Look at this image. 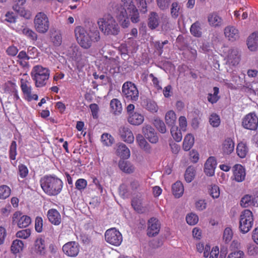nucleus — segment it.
<instances>
[{
  "mask_svg": "<svg viewBox=\"0 0 258 258\" xmlns=\"http://www.w3.org/2000/svg\"><path fill=\"white\" fill-rule=\"evenodd\" d=\"M77 42L84 49L90 48L93 43L100 39L99 32L97 30H86L84 27L78 26L74 30Z\"/></svg>",
  "mask_w": 258,
  "mask_h": 258,
  "instance_id": "1",
  "label": "nucleus"
},
{
  "mask_svg": "<svg viewBox=\"0 0 258 258\" xmlns=\"http://www.w3.org/2000/svg\"><path fill=\"white\" fill-rule=\"evenodd\" d=\"M40 183L43 191L50 196L58 195L63 185L62 181L54 175L44 176L40 179Z\"/></svg>",
  "mask_w": 258,
  "mask_h": 258,
  "instance_id": "2",
  "label": "nucleus"
},
{
  "mask_svg": "<svg viewBox=\"0 0 258 258\" xmlns=\"http://www.w3.org/2000/svg\"><path fill=\"white\" fill-rule=\"evenodd\" d=\"M50 71L48 68L41 65L34 66L30 72V75L37 88L45 86L50 77Z\"/></svg>",
  "mask_w": 258,
  "mask_h": 258,
  "instance_id": "3",
  "label": "nucleus"
},
{
  "mask_svg": "<svg viewBox=\"0 0 258 258\" xmlns=\"http://www.w3.org/2000/svg\"><path fill=\"white\" fill-rule=\"evenodd\" d=\"M63 54L72 59L76 65L77 69L80 71L87 64V58L84 52L76 44L72 45L62 50Z\"/></svg>",
  "mask_w": 258,
  "mask_h": 258,
  "instance_id": "4",
  "label": "nucleus"
},
{
  "mask_svg": "<svg viewBox=\"0 0 258 258\" xmlns=\"http://www.w3.org/2000/svg\"><path fill=\"white\" fill-rule=\"evenodd\" d=\"M97 24L99 29L106 35H116L119 32V27L115 19L108 15L98 19Z\"/></svg>",
  "mask_w": 258,
  "mask_h": 258,
  "instance_id": "5",
  "label": "nucleus"
},
{
  "mask_svg": "<svg viewBox=\"0 0 258 258\" xmlns=\"http://www.w3.org/2000/svg\"><path fill=\"white\" fill-rule=\"evenodd\" d=\"M121 2L123 4V7L122 6H116L115 12L121 26L123 28H127L130 24V18L128 16L127 10L132 8H134L135 6L134 5L132 0H121Z\"/></svg>",
  "mask_w": 258,
  "mask_h": 258,
  "instance_id": "6",
  "label": "nucleus"
},
{
  "mask_svg": "<svg viewBox=\"0 0 258 258\" xmlns=\"http://www.w3.org/2000/svg\"><path fill=\"white\" fill-rule=\"evenodd\" d=\"M253 224L252 213L249 210H244L240 214L239 229L243 233H247L252 228Z\"/></svg>",
  "mask_w": 258,
  "mask_h": 258,
  "instance_id": "7",
  "label": "nucleus"
},
{
  "mask_svg": "<svg viewBox=\"0 0 258 258\" xmlns=\"http://www.w3.org/2000/svg\"><path fill=\"white\" fill-rule=\"evenodd\" d=\"M34 25L35 30L38 33H46L49 28V22L47 15L43 12H39L35 16Z\"/></svg>",
  "mask_w": 258,
  "mask_h": 258,
  "instance_id": "8",
  "label": "nucleus"
},
{
  "mask_svg": "<svg viewBox=\"0 0 258 258\" xmlns=\"http://www.w3.org/2000/svg\"><path fill=\"white\" fill-rule=\"evenodd\" d=\"M20 87L26 99L28 101L38 99V96L37 94L32 93V88L31 83L29 81V77L26 74L23 75V78L20 80Z\"/></svg>",
  "mask_w": 258,
  "mask_h": 258,
  "instance_id": "9",
  "label": "nucleus"
},
{
  "mask_svg": "<svg viewBox=\"0 0 258 258\" xmlns=\"http://www.w3.org/2000/svg\"><path fill=\"white\" fill-rule=\"evenodd\" d=\"M122 95L127 100L136 101L139 98V91L135 85L131 82L124 83L122 87Z\"/></svg>",
  "mask_w": 258,
  "mask_h": 258,
  "instance_id": "10",
  "label": "nucleus"
},
{
  "mask_svg": "<svg viewBox=\"0 0 258 258\" xmlns=\"http://www.w3.org/2000/svg\"><path fill=\"white\" fill-rule=\"evenodd\" d=\"M105 239L107 243L118 246L121 244L122 241V236L116 228H111L106 231Z\"/></svg>",
  "mask_w": 258,
  "mask_h": 258,
  "instance_id": "11",
  "label": "nucleus"
},
{
  "mask_svg": "<svg viewBox=\"0 0 258 258\" xmlns=\"http://www.w3.org/2000/svg\"><path fill=\"white\" fill-rule=\"evenodd\" d=\"M142 185L140 182L136 180H132L128 183H124L122 184L119 187L120 193L124 196H128L133 192L142 189Z\"/></svg>",
  "mask_w": 258,
  "mask_h": 258,
  "instance_id": "12",
  "label": "nucleus"
},
{
  "mask_svg": "<svg viewBox=\"0 0 258 258\" xmlns=\"http://www.w3.org/2000/svg\"><path fill=\"white\" fill-rule=\"evenodd\" d=\"M242 126L248 130H255L258 126V117L254 113L246 114L242 119Z\"/></svg>",
  "mask_w": 258,
  "mask_h": 258,
  "instance_id": "13",
  "label": "nucleus"
},
{
  "mask_svg": "<svg viewBox=\"0 0 258 258\" xmlns=\"http://www.w3.org/2000/svg\"><path fill=\"white\" fill-rule=\"evenodd\" d=\"M12 221L20 228L28 227L31 223V219L27 215H23L20 212H16L13 216Z\"/></svg>",
  "mask_w": 258,
  "mask_h": 258,
  "instance_id": "14",
  "label": "nucleus"
},
{
  "mask_svg": "<svg viewBox=\"0 0 258 258\" xmlns=\"http://www.w3.org/2000/svg\"><path fill=\"white\" fill-rule=\"evenodd\" d=\"M62 250L68 256L75 257L79 252L80 246L78 243L75 241L68 242L62 246Z\"/></svg>",
  "mask_w": 258,
  "mask_h": 258,
  "instance_id": "15",
  "label": "nucleus"
},
{
  "mask_svg": "<svg viewBox=\"0 0 258 258\" xmlns=\"http://www.w3.org/2000/svg\"><path fill=\"white\" fill-rule=\"evenodd\" d=\"M224 34L226 38L231 42L236 41L240 38L239 30L232 25L226 26L224 29Z\"/></svg>",
  "mask_w": 258,
  "mask_h": 258,
  "instance_id": "16",
  "label": "nucleus"
},
{
  "mask_svg": "<svg viewBox=\"0 0 258 258\" xmlns=\"http://www.w3.org/2000/svg\"><path fill=\"white\" fill-rule=\"evenodd\" d=\"M161 20L164 21L166 22L168 20L167 17L163 14L161 15L160 16L156 12H151L150 14L148 21V26L152 29L157 28Z\"/></svg>",
  "mask_w": 258,
  "mask_h": 258,
  "instance_id": "17",
  "label": "nucleus"
},
{
  "mask_svg": "<svg viewBox=\"0 0 258 258\" xmlns=\"http://www.w3.org/2000/svg\"><path fill=\"white\" fill-rule=\"evenodd\" d=\"M160 229V223L157 218L153 217L148 220L147 234L149 236H155L158 234Z\"/></svg>",
  "mask_w": 258,
  "mask_h": 258,
  "instance_id": "18",
  "label": "nucleus"
},
{
  "mask_svg": "<svg viewBox=\"0 0 258 258\" xmlns=\"http://www.w3.org/2000/svg\"><path fill=\"white\" fill-rule=\"evenodd\" d=\"M1 88L4 93L13 96L14 98L16 100L19 99L17 86L15 83L8 81L3 84Z\"/></svg>",
  "mask_w": 258,
  "mask_h": 258,
  "instance_id": "19",
  "label": "nucleus"
},
{
  "mask_svg": "<svg viewBox=\"0 0 258 258\" xmlns=\"http://www.w3.org/2000/svg\"><path fill=\"white\" fill-rule=\"evenodd\" d=\"M207 20L209 25L214 28L221 27L223 24V19L217 12L210 13L207 17Z\"/></svg>",
  "mask_w": 258,
  "mask_h": 258,
  "instance_id": "20",
  "label": "nucleus"
},
{
  "mask_svg": "<svg viewBox=\"0 0 258 258\" xmlns=\"http://www.w3.org/2000/svg\"><path fill=\"white\" fill-rule=\"evenodd\" d=\"M145 137L151 143L156 144L158 141V137L155 130L150 125H145L142 129Z\"/></svg>",
  "mask_w": 258,
  "mask_h": 258,
  "instance_id": "21",
  "label": "nucleus"
},
{
  "mask_svg": "<svg viewBox=\"0 0 258 258\" xmlns=\"http://www.w3.org/2000/svg\"><path fill=\"white\" fill-rule=\"evenodd\" d=\"M119 135L125 142L131 144L134 141L133 134L128 126H121L119 129Z\"/></svg>",
  "mask_w": 258,
  "mask_h": 258,
  "instance_id": "22",
  "label": "nucleus"
},
{
  "mask_svg": "<svg viewBox=\"0 0 258 258\" xmlns=\"http://www.w3.org/2000/svg\"><path fill=\"white\" fill-rule=\"evenodd\" d=\"M233 176L236 181L240 182L245 180L246 172L243 166L240 164H236L233 166Z\"/></svg>",
  "mask_w": 258,
  "mask_h": 258,
  "instance_id": "23",
  "label": "nucleus"
},
{
  "mask_svg": "<svg viewBox=\"0 0 258 258\" xmlns=\"http://www.w3.org/2000/svg\"><path fill=\"white\" fill-rule=\"evenodd\" d=\"M240 205L243 208L249 206L258 207V196L244 195L241 199Z\"/></svg>",
  "mask_w": 258,
  "mask_h": 258,
  "instance_id": "24",
  "label": "nucleus"
},
{
  "mask_svg": "<svg viewBox=\"0 0 258 258\" xmlns=\"http://www.w3.org/2000/svg\"><path fill=\"white\" fill-rule=\"evenodd\" d=\"M32 252L39 255H43L45 254L46 246L43 239L37 238L35 240L32 248Z\"/></svg>",
  "mask_w": 258,
  "mask_h": 258,
  "instance_id": "25",
  "label": "nucleus"
},
{
  "mask_svg": "<svg viewBox=\"0 0 258 258\" xmlns=\"http://www.w3.org/2000/svg\"><path fill=\"white\" fill-rule=\"evenodd\" d=\"M217 162L214 157H210L205 164L204 171L205 173L212 176L214 174L215 169L216 167Z\"/></svg>",
  "mask_w": 258,
  "mask_h": 258,
  "instance_id": "26",
  "label": "nucleus"
},
{
  "mask_svg": "<svg viewBox=\"0 0 258 258\" xmlns=\"http://www.w3.org/2000/svg\"><path fill=\"white\" fill-rule=\"evenodd\" d=\"M247 47L251 51H255L258 49V32L252 33L246 41Z\"/></svg>",
  "mask_w": 258,
  "mask_h": 258,
  "instance_id": "27",
  "label": "nucleus"
},
{
  "mask_svg": "<svg viewBox=\"0 0 258 258\" xmlns=\"http://www.w3.org/2000/svg\"><path fill=\"white\" fill-rule=\"evenodd\" d=\"M47 216L49 222L55 225H58L61 223V216L56 209H49Z\"/></svg>",
  "mask_w": 258,
  "mask_h": 258,
  "instance_id": "28",
  "label": "nucleus"
},
{
  "mask_svg": "<svg viewBox=\"0 0 258 258\" xmlns=\"http://www.w3.org/2000/svg\"><path fill=\"white\" fill-rule=\"evenodd\" d=\"M142 106L151 112H157L158 107L157 103L154 100L150 98H144L141 102Z\"/></svg>",
  "mask_w": 258,
  "mask_h": 258,
  "instance_id": "29",
  "label": "nucleus"
},
{
  "mask_svg": "<svg viewBox=\"0 0 258 258\" xmlns=\"http://www.w3.org/2000/svg\"><path fill=\"white\" fill-rule=\"evenodd\" d=\"M240 57L238 51L236 49H231L229 50L227 55V62L233 66L239 63Z\"/></svg>",
  "mask_w": 258,
  "mask_h": 258,
  "instance_id": "30",
  "label": "nucleus"
},
{
  "mask_svg": "<svg viewBox=\"0 0 258 258\" xmlns=\"http://www.w3.org/2000/svg\"><path fill=\"white\" fill-rule=\"evenodd\" d=\"M116 153L117 156L122 159H128L131 155L129 149L122 143L117 145Z\"/></svg>",
  "mask_w": 258,
  "mask_h": 258,
  "instance_id": "31",
  "label": "nucleus"
},
{
  "mask_svg": "<svg viewBox=\"0 0 258 258\" xmlns=\"http://www.w3.org/2000/svg\"><path fill=\"white\" fill-rule=\"evenodd\" d=\"M127 120L131 124L139 125L143 122L144 117L140 113L134 112L128 116Z\"/></svg>",
  "mask_w": 258,
  "mask_h": 258,
  "instance_id": "32",
  "label": "nucleus"
},
{
  "mask_svg": "<svg viewBox=\"0 0 258 258\" xmlns=\"http://www.w3.org/2000/svg\"><path fill=\"white\" fill-rule=\"evenodd\" d=\"M234 149V143L233 141L230 139L228 138L226 139L223 144L222 150L224 154H230Z\"/></svg>",
  "mask_w": 258,
  "mask_h": 258,
  "instance_id": "33",
  "label": "nucleus"
},
{
  "mask_svg": "<svg viewBox=\"0 0 258 258\" xmlns=\"http://www.w3.org/2000/svg\"><path fill=\"white\" fill-rule=\"evenodd\" d=\"M105 64L107 65V69L112 73L119 72V65L117 60L113 58H110L106 60Z\"/></svg>",
  "mask_w": 258,
  "mask_h": 258,
  "instance_id": "34",
  "label": "nucleus"
},
{
  "mask_svg": "<svg viewBox=\"0 0 258 258\" xmlns=\"http://www.w3.org/2000/svg\"><path fill=\"white\" fill-rule=\"evenodd\" d=\"M13 9L20 16L26 19H29L32 17L31 12L29 10L25 9L23 7H20L18 4L14 5L13 6Z\"/></svg>",
  "mask_w": 258,
  "mask_h": 258,
  "instance_id": "35",
  "label": "nucleus"
},
{
  "mask_svg": "<svg viewBox=\"0 0 258 258\" xmlns=\"http://www.w3.org/2000/svg\"><path fill=\"white\" fill-rule=\"evenodd\" d=\"M172 194L176 198L181 197L184 192L183 185L181 182L176 181L172 186Z\"/></svg>",
  "mask_w": 258,
  "mask_h": 258,
  "instance_id": "36",
  "label": "nucleus"
},
{
  "mask_svg": "<svg viewBox=\"0 0 258 258\" xmlns=\"http://www.w3.org/2000/svg\"><path fill=\"white\" fill-rule=\"evenodd\" d=\"M136 142L140 147L147 153L151 151L150 145L147 143L144 137L141 134H138L136 136Z\"/></svg>",
  "mask_w": 258,
  "mask_h": 258,
  "instance_id": "37",
  "label": "nucleus"
},
{
  "mask_svg": "<svg viewBox=\"0 0 258 258\" xmlns=\"http://www.w3.org/2000/svg\"><path fill=\"white\" fill-rule=\"evenodd\" d=\"M165 121L166 124L169 126H175L176 121V115L173 110L168 111L165 115Z\"/></svg>",
  "mask_w": 258,
  "mask_h": 258,
  "instance_id": "38",
  "label": "nucleus"
},
{
  "mask_svg": "<svg viewBox=\"0 0 258 258\" xmlns=\"http://www.w3.org/2000/svg\"><path fill=\"white\" fill-rule=\"evenodd\" d=\"M202 23L199 21H197L191 25L190 31L194 36L201 37L202 36Z\"/></svg>",
  "mask_w": 258,
  "mask_h": 258,
  "instance_id": "39",
  "label": "nucleus"
},
{
  "mask_svg": "<svg viewBox=\"0 0 258 258\" xmlns=\"http://www.w3.org/2000/svg\"><path fill=\"white\" fill-rule=\"evenodd\" d=\"M119 167L121 170L127 173H132L135 171V167L132 164L128 161L120 160L119 162Z\"/></svg>",
  "mask_w": 258,
  "mask_h": 258,
  "instance_id": "40",
  "label": "nucleus"
},
{
  "mask_svg": "<svg viewBox=\"0 0 258 258\" xmlns=\"http://www.w3.org/2000/svg\"><path fill=\"white\" fill-rule=\"evenodd\" d=\"M195 142L194 136L190 134H187L184 139L183 142V149L184 151H187L189 150L193 146Z\"/></svg>",
  "mask_w": 258,
  "mask_h": 258,
  "instance_id": "41",
  "label": "nucleus"
},
{
  "mask_svg": "<svg viewBox=\"0 0 258 258\" xmlns=\"http://www.w3.org/2000/svg\"><path fill=\"white\" fill-rule=\"evenodd\" d=\"M181 11L180 4L177 2H174L172 3L170 8V14L171 17L176 19L180 15Z\"/></svg>",
  "mask_w": 258,
  "mask_h": 258,
  "instance_id": "42",
  "label": "nucleus"
},
{
  "mask_svg": "<svg viewBox=\"0 0 258 258\" xmlns=\"http://www.w3.org/2000/svg\"><path fill=\"white\" fill-rule=\"evenodd\" d=\"M248 152V149L245 143L241 142L237 145L236 147V153L240 158H245Z\"/></svg>",
  "mask_w": 258,
  "mask_h": 258,
  "instance_id": "43",
  "label": "nucleus"
},
{
  "mask_svg": "<svg viewBox=\"0 0 258 258\" xmlns=\"http://www.w3.org/2000/svg\"><path fill=\"white\" fill-rule=\"evenodd\" d=\"M110 107L112 111L115 114H119L121 113L122 108L121 103L117 99H113L110 101Z\"/></svg>",
  "mask_w": 258,
  "mask_h": 258,
  "instance_id": "44",
  "label": "nucleus"
},
{
  "mask_svg": "<svg viewBox=\"0 0 258 258\" xmlns=\"http://www.w3.org/2000/svg\"><path fill=\"white\" fill-rule=\"evenodd\" d=\"M24 246V243L19 239L14 240L12 244L11 249L14 253H18L22 250Z\"/></svg>",
  "mask_w": 258,
  "mask_h": 258,
  "instance_id": "45",
  "label": "nucleus"
},
{
  "mask_svg": "<svg viewBox=\"0 0 258 258\" xmlns=\"http://www.w3.org/2000/svg\"><path fill=\"white\" fill-rule=\"evenodd\" d=\"M219 93V89L217 87L213 88V93H209L208 95V100L212 104L216 103L220 99V96L218 95Z\"/></svg>",
  "mask_w": 258,
  "mask_h": 258,
  "instance_id": "46",
  "label": "nucleus"
},
{
  "mask_svg": "<svg viewBox=\"0 0 258 258\" xmlns=\"http://www.w3.org/2000/svg\"><path fill=\"white\" fill-rule=\"evenodd\" d=\"M170 133L174 139V140L177 142H179L182 139V135L180 130L178 129L177 126H173L171 127Z\"/></svg>",
  "mask_w": 258,
  "mask_h": 258,
  "instance_id": "47",
  "label": "nucleus"
},
{
  "mask_svg": "<svg viewBox=\"0 0 258 258\" xmlns=\"http://www.w3.org/2000/svg\"><path fill=\"white\" fill-rule=\"evenodd\" d=\"M153 124L157 130L162 134H164L166 132V127L163 120L159 118L154 119Z\"/></svg>",
  "mask_w": 258,
  "mask_h": 258,
  "instance_id": "48",
  "label": "nucleus"
},
{
  "mask_svg": "<svg viewBox=\"0 0 258 258\" xmlns=\"http://www.w3.org/2000/svg\"><path fill=\"white\" fill-rule=\"evenodd\" d=\"M128 16L131 17L133 23H137L139 21V14L136 7L127 10Z\"/></svg>",
  "mask_w": 258,
  "mask_h": 258,
  "instance_id": "49",
  "label": "nucleus"
},
{
  "mask_svg": "<svg viewBox=\"0 0 258 258\" xmlns=\"http://www.w3.org/2000/svg\"><path fill=\"white\" fill-rule=\"evenodd\" d=\"M195 169L192 166H189L186 169L185 174L184 178L187 182H190L194 178L195 176Z\"/></svg>",
  "mask_w": 258,
  "mask_h": 258,
  "instance_id": "50",
  "label": "nucleus"
},
{
  "mask_svg": "<svg viewBox=\"0 0 258 258\" xmlns=\"http://www.w3.org/2000/svg\"><path fill=\"white\" fill-rule=\"evenodd\" d=\"M132 205L134 210L139 213H143L145 211V209L142 206L140 200L133 199L132 201Z\"/></svg>",
  "mask_w": 258,
  "mask_h": 258,
  "instance_id": "51",
  "label": "nucleus"
},
{
  "mask_svg": "<svg viewBox=\"0 0 258 258\" xmlns=\"http://www.w3.org/2000/svg\"><path fill=\"white\" fill-rule=\"evenodd\" d=\"M31 234V229L27 228L17 231L16 233V236L20 239H26L30 236Z\"/></svg>",
  "mask_w": 258,
  "mask_h": 258,
  "instance_id": "52",
  "label": "nucleus"
},
{
  "mask_svg": "<svg viewBox=\"0 0 258 258\" xmlns=\"http://www.w3.org/2000/svg\"><path fill=\"white\" fill-rule=\"evenodd\" d=\"M103 144L107 146H111L114 142V138L110 134L107 133L103 134L101 138Z\"/></svg>",
  "mask_w": 258,
  "mask_h": 258,
  "instance_id": "53",
  "label": "nucleus"
},
{
  "mask_svg": "<svg viewBox=\"0 0 258 258\" xmlns=\"http://www.w3.org/2000/svg\"><path fill=\"white\" fill-rule=\"evenodd\" d=\"M11 194L10 188L6 185L0 186V199H5L9 197Z\"/></svg>",
  "mask_w": 258,
  "mask_h": 258,
  "instance_id": "54",
  "label": "nucleus"
},
{
  "mask_svg": "<svg viewBox=\"0 0 258 258\" xmlns=\"http://www.w3.org/2000/svg\"><path fill=\"white\" fill-rule=\"evenodd\" d=\"M220 118L218 115L216 113H212L209 117V122L213 127H218L220 124Z\"/></svg>",
  "mask_w": 258,
  "mask_h": 258,
  "instance_id": "55",
  "label": "nucleus"
},
{
  "mask_svg": "<svg viewBox=\"0 0 258 258\" xmlns=\"http://www.w3.org/2000/svg\"><path fill=\"white\" fill-rule=\"evenodd\" d=\"M22 31L24 35L32 40H36L37 38V34L28 28H24Z\"/></svg>",
  "mask_w": 258,
  "mask_h": 258,
  "instance_id": "56",
  "label": "nucleus"
},
{
  "mask_svg": "<svg viewBox=\"0 0 258 258\" xmlns=\"http://www.w3.org/2000/svg\"><path fill=\"white\" fill-rule=\"evenodd\" d=\"M17 154V143L14 141L11 143L9 149V157L10 159L15 160Z\"/></svg>",
  "mask_w": 258,
  "mask_h": 258,
  "instance_id": "57",
  "label": "nucleus"
},
{
  "mask_svg": "<svg viewBox=\"0 0 258 258\" xmlns=\"http://www.w3.org/2000/svg\"><path fill=\"white\" fill-rule=\"evenodd\" d=\"M186 220L189 225H194L198 223L199 217L195 214L190 213L186 216Z\"/></svg>",
  "mask_w": 258,
  "mask_h": 258,
  "instance_id": "58",
  "label": "nucleus"
},
{
  "mask_svg": "<svg viewBox=\"0 0 258 258\" xmlns=\"http://www.w3.org/2000/svg\"><path fill=\"white\" fill-rule=\"evenodd\" d=\"M87 185V181L86 179L83 178H79L75 182L76 188L82 191L84 190Z\"/></svg>",
  "mask_w": 258,
  "mask_h": 258,
  "instance_id": "59",
  "label": "nucleus"
},
{
  "mask_svg": "<svg viewBox=\"0 0 258 258\" xmlns=\"http://www.w3.org/2000/svg\"><path fill=\"white\" fill-rule=\"evenodd\" d=\"M233 237V232L230 228H226L225 229L223 233V238L226 243L229 242Z\"/></svg>",
  "mask_w": 258,
  "mask_h": 258,
  "instance_id": "60",
  "label": "nucleus"
},
{
  "mask_svg": "<svg viewBox=\"0 0 258 258\" xmlns=\"http://www.w3.org/2000/svg\"><path fill=\"white\" fill-rule=\"evenodd\" d=\"M18 174L21 178H25L28 174V169L27 166L22 164H20L18 166Z\"/></svg>",
  "mask_w": 258,
  "mask_h": 258,
  "instance_id": "61",
  "label": "nucleus"
},
{
  "mask_svg": "<svg viewBox=\"0 0 258 258\" xmlns=\"http://www.w3.org/2000/svg\"><path fill=\"white\" fill-rule=\"evenodd\" d=\"M209 194L213 199L218 198L220 196L219 187L216 185L211 186L209 188Z\"/></svg>",
  "mask_w": 258,
  "mask_h": 258,
  "instance_id": "62",
  "label": "nucleus"
},
{
  "mask_svg": "<svg viewBox=\"0 0 258 258\" xmlns=\"http://www.w3.org/2000/svg\"><path fill=\"white\" fill-rule=\"evenodd\" d=\"M195 207L197 210L202 211L206 209L207 203L205 200H199L195 203Z\"/></svg>",
  "mask_w": 258,
  "mask_h": 258,
  "instance_id": "63",
  "label": "nucleus"
},
{
  "mask_svg": "<svg viewBox=\"0 0 258 258\" xmlns=\"http://www.w3.org/2000/svg\"><path fill=\"white\" fill-rule=\"evenodd\" d=\"M244 253L242 250H236L230 252L227 258H244Z\"/></svg>",
  "mask_w": 258,
  "mask_h": 258,
  "instance_id": "64",
  "label": "nucleus"
}]
</instances>
